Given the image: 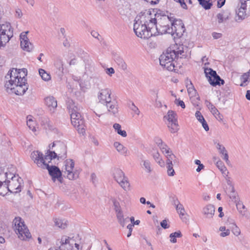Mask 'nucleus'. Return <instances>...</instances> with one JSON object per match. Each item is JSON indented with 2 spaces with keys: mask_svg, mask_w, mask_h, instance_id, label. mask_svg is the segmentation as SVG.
<instances>
[{
  "mask_svg": "<svg viewBox=\"0 0 250 250\" xmlns=\"http://www.w3.org/2000/svg\"><path fill=\"white\" fill-rule=\"evenodd\" d=\"M232 232L236 236H238L240 234L241 231L239 228L236 225H234L232 229Z\"/></svg>",
  "mask_w": 250,
  "mask_h": 250,
  "instance_id": "8fccbe9b",
  "label": "nucleus"
},
{
  "mask_svg": "<svg viewBox=\"0 0 250 250\" xmlns=\"http://www.w3.org/2000/svg\"><path fill=\"white\" fill-rule=\"evenodd\" d=\"M65 171L67 173V178L71 180L76 179L79 177L80 172L78 170L73 171L74 167V162L72 159H67L65 162Z\"/></svg>",
  "mask_w": 250,
  "mask_h": 250,
  "instance_id": "ddd939ff",
  "label": "nucleus"
},
{
  "mask_svg": "<svg viewBox=\"0 0 250 250\" xmlns=\"http://www.w3.org/2000/svg\"><path fill=\"white\" fill-rule=\"evenodd\" d=\"M214 212L215 207L212 205L208 204L203 208L202 213L207 218H212Z\"/></svg>",
  "mask_w": 250,
  "mask_h": 250,
  "instance_id": "aec40b11",
  "label": "nucleus"
},
{
  "mask_svg": "<svg viewBox=\"0 0 250 250\" xmlns=\"http://www.w3.org/2000/svg\"><path fill=\"white\" fill-rule=\"evenodd\" d=\"M114 179L119 184L122 188L126 190L129 187L130 184L128 178L125 176L124 172L120 169H115L113 172Z\"/></svg>",
  "mask_w": 250,
  "mask_h": 250,
  "instance_id": "9b49d317",
  "label": "nucleus"
},
{
  "mask_svg": "<svg viewBox=\"0 0 250 250\" xmlns=\"http://www.w3.org/2000/svg\"><path fill=\"white\" fill-rule=\"evenodd\" d=\"M188 88V92L190 97H195L197 94V91L194 88L191 82L190 81L189 86L188 87V85H187Z\"/></svg>",
  "mask_w": 250,
  "mask_h": 250,
  "instance_id": "e433bc0d",
  "label": "nucleus"
},
{
  "mask_svg": "<svg viewBox=\"0 0 250 250\" xmlns=\"http://www.w3.org/2000/svg\"><path fill=\"white\" fill-rule=\"evenodd\" d=\"M241 9L247 10L248 14H250V0H240Z\"/></svg>",
  "mask_w": 250,
  "mask_h": 250,
  "instance_id": "c9c22d12",
  "label": "nucleus"
},
{
  "mask_svg": "<svg viewBox=\"0 0 250 250\" xmlns=\"http://www.w3.org/2000/svg\"><path fill=\"white\" fill-rule=\"evenodd\" d=\"M128 106L129 108L134 112L136 114L139 115L140 113V111L138 108L134 104V103L132 102H130L128 103Z\"/></svg>",
  "mask_w": 250,
  "mask_h": 250,
  "instance_id": "79ce46f5",
  "label": "nucleus"
},
{
  "mask_svg": "<svg viewBox=\"0 0 250 250\" xmlns=\"http://www.w3.org/2000/svg\"><path fill=\"white\" fill-rule=\"evenodd\" d=\"M205 104L210 111L211 110V109H212V108L215 107V106L208 100H206L205 102Z\"/></svg>",
  "mask_w": 250,
  "mask_h": 250,
  "instance_id": "6e6d98bb",
  "label": "nucleus"
},
{
  "mask_svg": "<svg viewBox=\"0 0 250 250\" xmlns=\"http://www.w3.org/2000/svg\"><path fill=\"white\" fill-rule=\"evenodd\" d=\"M205 73L206 77L208 78V81L210 84L213 86L216 85H221L225 83V81L221 79L220 77L217 74L215 70L210 68H206L205 69Z\"/></svg>",
  "mask_w": 250,
  "mask_h": 250,
  "instance_id": "1a4fd4ad",
  "label": "nucleus"
},
{
  "mask_svg": "<svg viewBox=\"0 0 250 250\" xmlns=\"http://www.w3.org/2000/svg\"><path fill=\"white\" fill-rule=\"evenodd\" d=\"M176 203L178 204L177 205H176V208L177 212L179 213L181 218L184 221L185 218H184L183 216L185 215V209L183 205L179 203L178 199H176L175 200H174L175 205H176Z\"/></svg>",
  "mask_w": 250,
  "mask_h": 250,
  "instance_id": "393cba45",
  "label": "nucleus"
},
{
  "mask_svg": "<svg viewBox=\"0 0 250 250\" xmlns=\"http://www.w3.org/2000/svg\"><path fill=\"white\" fill-rule=\"evenodd\" d=\"M22 16V13L21 9H17L16 11V16L19 18H21Z\"/></svg>",
  "mask_w": 250,
  "mask_h": 250,
  "instance_id": "0e129e2a",
  "label": "nucleus"
},
{
  "mask_svg": "<svg viewBox=\"0 0 250 250\" xmlns=\"http://www.w3.org/2000/svg\"><path fill=\"white\" fill-rule=\"evenodd\" d=\"M174 0L180 3L181 7L183 8H184L185 9H188V6H187L186 3H185L184 0Z\"/></svg>",
  "mask_w": 250,
  "mask_h": 250,
  "instance_id": "5fc2aeb1",
  "label": "nucleus"
},
{
  "mask_svg": "<svg viewBox=\"0 0 250 250\" xmlns=\"http://www.w3.org/2000/svg\"><path fill=\"white\" fill-rule=\"evenodd\" d=\"M226 2V0H219L217 2V7L218 8L222 7L224 5Z\"/></svg>",
  "mask_w": 250,
  "mask_h": 250,
  "instance_id": "69168bd1",
  "label": "nucleus"
},
{
  "mask_svg": "<svg viewBox=\"0 0 250 250\" xmlns=\"http://www.w3.org/2000/svg\"><path fill=\"white\" fill-rule=\"evenodd\" d=\"M169 237L170 238V241L171 243H175L177 242L176 237L173 233L170 234Z\"/></svg>",
  "mask_w": 250,
  "mask_h": 250,
  "instance_id": "e2e57ef3",
  "label": "nucleus"
},
{
  "mask_svg": "<svg viewBox=\"0 0 250 250\" xmlns=\"http://www.w3.org/2000/svg\"><path fill=\"white\" fill-rule=\"evenodd\" d=\"M105 105L108 111L112 112L113 114H115L118 112V104L117 102L115 100L112 101L110 99V100L108 101L105 103Z\"/></svg>",
  "mask_w": 250,
  "mask_h": 250,
  "instance_id": "4be33fe9",
  "label": "nucleus"
},
{
  "mask_svg": "<svg viewBox=\"0 0 250 250\" xmlns=\"http://www.w3.org/2000/svg\"><path fill=\"white\" fill-rule=\"evenodd\" d=\"M216 147L218 149L219 153L224 156L223 159L225 160L227 163L229 162V155L225 147L219 143L217 144Z\"/></svg>",
  "mask_w": 250,
  "mask_h": 250,
  "instance_id": "cd10ccee",
  "label": "nucleus"
},
{
  "mask_svg": "<svg viewBox=\"0 0 250 250\" xmlns=\"http://www.w3.org/2000/svg\"><path fill=\"white\" fill-rule=\"evenodd\" d=\"M116 217L118 221L121 220L122 218H124V215L123 213L122 210L116 212Z\"/></svg>",
  "mask_w": 250,
  "mask_h": 250,
  "instance_id": "052dcab7",
  "label": "nucleus"
},
{
  "mask_svg": "<svg viewBox=\"0 0 250 250\" xmlns=\"http://www.w3.org/2000/svg\"><path fill=\"white\" fill-rule=\"evenodd\" d=\"M22 181V179L19 177L18 175H14L11 178V180L6 179L4 182L5 183H8V186L9 187V189L10 192H14L17 193L21 191V182Z\"/></svg>",
  "mask_w": 250,
  "mask_h": 250,
  "instance_id": "f8f14e48",
  "label": "nucleus"
},
{
  "mask_svg": "<svg viewBox=\"0 0 250 250\" xmlns=\"http://www.w3.org/2000/svg\"><path fill=\"white\" fill-rule=\"evenodd\" d=\"M143 165L146 169V171L148 173H150L152 171L151 168L150 162L148 160L143 161Z\"/></svg>",
  "mask_w": 250,
  "mask_h": 250,
  "instance_id": "37998d69",
  "label": "nucleus"
},
{
  "mask_svg": "<svg viewBox=\"0 0 250 250\" xmlns=\"http://www.w3.org/2000/svg\"><path fill=\"white\" fill-rule=\"evenodd\" d=\"M155 142H156V143L157 144V145H158V146H159V147L161 146H163V142L161 139L159 138H156L155 140Z\"/></svg>",
  "mask_w": 250,
  "mask_h": 250,
  "instance_id": "774afa93",
  "label": "nucleus"
},
{
  "mask_svg": "<svg viewBox=\"0 0 250 250\" xmlns=\"http://www.w3.org/2000/svg\"><path fill=\"white\" fill-rule=\"evenodd\" d=\"M45 103L46 106L52 112H54L55 109L57 106V102L53 96H49L45 99Z\"/></svg>",
  "mask_w": 250,
  "mask_h": 250,
  "instance_id": "6ab92c4d",
  "label": "nucleus"
},
{
  "mask_svg": "<svg viewBox=\"0 0 250 250\" xmlns=\"http://www.w3.org/2000/svg\"><path fill=\"white\" fill-rule=\"evenodd\" d=\"M39 72L42 79L45 81H48L51 79V76L47 73L44 69L40 68L39 70Z\"/></svg>",
  "mask_w": 250,
  "mask_h": 250,
  "instance_id": "473e14b6",
  "label": "nucleus"
},
{
  "mask_svg": "<svg viewBox=\"0 0 250 250\" xmlns=\"http://www.w3.org/2000/svg\"><path fill=\"white\" fill-rule=\"evenodd\" d=\"M160 148H161L163 153L165 152L166 154H169V153H171V151H170V148L166 144H163V146H160Z\"/></svg>",
  "mask_w": 250,
  "mask_h": 250,
  "instance_id": "49530a36",
  "label": "nucleus"
},
{
  "mask_svg": "<svg viewBox=\"0 0 250 250\" xmlns=\"http://www.w3.org/2000/svg\"><path fill=\"white\" fill-rule=\"evenodd\" d=\"M44 127L46 129H48L51 131H57V129L54 127V126L52 125V123L48 119H46L45 123L44 124Z\"/></svg>",
  "mask_w": 250,
  "mask_h": 250,
  "instance_id": "a19ab883",
  "label": "nucleus"
},
{
  "mask_svg": "<svg viewBox=\"0 0 250 250\" xmlns=\"http://www.w3.org/2000/svg\"><path fill=\"white\" fill-rule=\"evenodd\" d=\"M54 222L56 226L61 229H65L67 226L66 221L65 220L56 218L54 220Z\"/></svg>",
  "mask_w": 250,
  "mask_h": 250,
  "instance_id": "2f4dec72",
  "label": "nucleus"
},
{
  "mask_svg": "<svg viewBox=\"0 0 250 250\" xmlns=\"http://www.w3.org/2000/svg\"><path fill=\"white\" fill-rule=\"evenodd\" d=\"M114 129L117 131V133H119V132L122 130L121 129V125L117 123H115L113 125V126Z\"/></svg>",
  "mask_w": 250,
  "mask_h": 250,
  "instance_id": "13d9d810",
  "label": "nucleus"
},
{
  "mask_svg": "<svg viewBox=\"0 0 250 250\" xmlns=\"http://www.w3.org/2000/svg\"><path fill=\"white\" fill-rule=\"evenodd\" d=\"M167 127L169 128L171 133H174L177 132L179 130L178 121L177 122L168 123Z\"/></svg>",
  "mask_w": 250,
  "mask_h": 250,
  "instance_id": "7c9ffc66",
  "label": "nucleus"
},
{
  "mask_svg": "<svg viewBox=\"0 0 250 250\" xmlns=\"http://www.w3.org/2000/svg\"><path fill=\"white\" fill-rule=\"evenodd\" d=\"M113 57L115 62L121 69L124 71L127 70V65L121 56L115 54L113 55Z\"/></svg>",
  "mask_w": 250,
  "mask_h": 250,
  "instance_id": "412c9836",
  "label": "nucleus"
},
{
  "mask_svg": "<svg viewBox=\"0 0 250 250\" xmlns=\"http://www.w3.org/2000/svg\"><path fill=\"white\" fill-rule=\"evenodd\" d=\"M236 207L241 213H245L246 212V207L242 203H238L236 204Z\"/></svg>",
  "mask_w": 250,
  "mask_h": 250,
  "instance_id": "de8ad7c7",
  "label": "nucleus"
},
{
  "mask_svg": "<svg viewBox=\"0 0 250 250\" xmlns=\"http://www.w3.org/2000/svg\"><path fill=\"white\" fill-rule=\"evenodd\" d=\"M70 238L63 236L61 239V245L59 246L61 250H78V248H73V243H70Z\"/></svg>",
  "mask_w": 250,
  "mask_h": 250,
  "instance_id": "f3484780",
  "label": "nucleus"
},
{
  "mask_svg": "<svg viewBox=\"0 0 250 250\" xmlns=\"http://www.w3.org/2000/svg\"><path fill=\"white\" fill-rule=\"evenodd\" d=\"M28 33V31H27L21 34V46L24 50L30 52L33 48V45L29 42V40L27 37Z\"/></svg>",
  "mask_w": 250,
  "mask_h": 250,
  "instance_id": "2eb2a0df",
  "label": "nucleus"
},
{
  "mask_svg": "<svg viewBox=\"0 0 250 250\" xmlns=\"http://www.w3.org/2000/svg\"><path fill=\"white\" fill-rule=\"evenodd\" d=\"M195 116L197 119L202 124L204 129L206 131H208L209 129V126L201 113L199 111H197L195 113Z\"/></svg>",
  "mask_w": 250,
  "mask_h": 250,
  "instance_id": "b1692460",
  "label": "nucleus"
},
{
  "mask_svg": "<svg viewBox=\"0 0 250 250\" xmlns=\"http://www.w3.org/2000/svg\"><path fill=\"white\" fill-rule=\"evenodd\" d=\"M9 188L7 183H4V184L3 183L0 187V195L2 196L6 195L8 191L10 192Z\"/></svg>",
  "mask_w": 250,
  "mask_h": 250,
  "instance_id": "f704fd0d",
  "label": "nucleus"
},
{
  "mask_svg": "<svg viewBox=\"0 0 250 250\" xmlns=\"http://www.w3.org/2000/svg\"><path fill=\"white\" fill-rule=\"evenodd\" d=\"M190 100H191V102L194 106H198L199 104L200 101V97L198 95L195 97H190Z\"/></svg>",
  "mask_w": 250,
  "mask_h": 250,
  "instance_id": "a18cd8bd",
  "label": "nucleus"
},
{
  "mask_svg": "<svg viewBox=\"0 0 250 250\" xmlns=\"http://www.w3.org/2000/svg\"><path fill=\"white\" fill-rule=\"evenodd\" d=\"M161 226L164 229H167L169 228V225L167 224V220L165 219L160 223Z\"/></svg>",
  "mask_w": 250,
  "mask_h": 250,
  "instance_id": "864d4df0",
  "label": "nucleus"
},
{
  "mask_svg": "<svg viewBox=\"0 0 250 250\" xmlns=\"http://www.w3.org/2000/svg\"><path fill=\"white\" fill-rule=\"evenodd\" d=\"M212 114L215 117V118L217 119H218V118H217V115H219V111H218V110L215 107V106L214 107H213L212 108V109H211V110L210 111Z\"/></svg>",
  "mask_w": 250,
  "mask_h": 250,
  "instance_id": "4d7b16f0",
  "label": "nucleus"
},
{
  "mask_svg": "<svg viewBox=\"0 0 250 250\" xmlns=\"http://www.w3.org/2000/svg\"><path fill=\"white\" fill-rule=\"evenodd\" d=\"M216 166L222 171V173L225 174L226 172H227V173H229L227 168L224 165L223 162L221 160L218 161L216 162Z\"/></svg>",
  "mask_w": 250,
  "mask_h": 250,
  "instance_id": "ea45409f",
  "label": "nucleus"
},
{
  "mask_svg": "<svg viewBox=\"0 0 250 250\" xmlns=\"http://www.w3.org/2000/svg\"><path fill=\"white\" fill-rule=\"evenodd\" d=\"M114 146L116 148L117 150L125 155H127L129 151L127 148L125 147L123 145L119 142H116L114 143Z\"/></svg>",
  "mask_w": 250,
  "mask_h": 250,
  "instance_id": "a878e982",
  "label": "nucleus"
},
{
  "mask_svg": "<svg viewBox=\"0 0 250 250\" xmlns=\"http://www.w3.org/2000/svg\"><path fill=\"white\" fill-rule=\"evenodd\" d=\"M199 4L206 10L210 9L212 5V2H210L209 0H203L202 1H199Z\"/></svg>",
  "mask_w": 250,
  "mask_h": 250,
  "instance_id": "58836bf2",
  "label": "nucleus"
},
{
  "mask_svg": "<svg viewBox=\"0 0 250 250\" xmlns=\"http://www.w3.org/2000/svg\"><path fill=\"white\" fill-rule=\"evenodd\" d=\"M27 70L25 68L18 69L13 68L10 70L5 76L6 79H10L5 83L7 92L10 89L12 92L17 95H23L28 89V85L25 76L27 75Z\"/></svg>",
  "mask_w": 250,
  "mask_h": 250,
  "instance_id": "f257e3e1",
  "label": "nucleus"
},
{
  "mask_svg": "<svg viewBox=\"0 0 250 250\" xmlns=\"http://www.w3.org/2000/svg\"><path fill=\"white\" fill-rule=\"evenodd\" d=\"M152 11L154 13V9L146 10L144 12H142V16H147L150 23L153 26H155V29L157 30L155 32L156 35L172 33L173 29L171 27L173 25L175 20L173 14H170L169 16L163 15L157 20V18L152 17Z\"/></svg>",
  "mask_w": 250,
  "mask_h": 250,
  "instance_id": "f03ea898",
  "label": "nucleus"
},
{
  "mask_svg": "<svg viewBox=\"0 0 250 250\" xmlns=\"http://www.w3.org/2000/svg\"><path fill=\"white\" fill-rule=\"evenodd\" d=\"M236 16L235 18V21L240 22L244 20L247 16L248 14L247 10H243L241 9V5L238 9V11H236Z\"/></svg>",
  "mask_w": 250,
  "mask_h": 250,
  "instance_id": "5701e85b",
  "label": "nucleus"
},
{
  "mask_svg": "<svg viewBox=\"0 0 250 250\" xmlns=\"http://www.w3.org/2000/svg\"><path fill=\"white\" fill-rule=\"evenodd\" d=\"M113 202V206L114 207V210L116 212L122 210L121 208V206H120V203L119 202H118L116 200H114Z\"/></svg>",
  "mask_w": 250,
  "mask_h": 250,
  "instance_id": "09e8293b",
  "label": "nucleus"
},
{
  "mask_svg": "<svg viewBox=\"0 0 250 250\" xmlns=\"http://www.w3.org/2000/svg\"><path fill=\"white\" fill-rule=\"evenodd\" d=\"M118 221L119 223L120 224V225L121 226H122L123 227H124L125 226V223L127 222H128L129 218L126 217L125 218H124H124H122L121 220H118Z\"/></svg>",
  "mask_w": 250,
  "mask_h": 250,
  "instance_id": "603ef678",
  "label": "nucleus"
},
{
  "mask_svg": "<svg viewBox=\"0 0 250 250\" xmlns=\"http://www.w3.org/2000/svg\"><path fill=\"white\" fill-rule=\"evenodd\" d=\"M30 157L39 167L47 169L49 174L52 177V180L53 182H55L57 175L59 176L62 173L60 168L56 166H50L46 163L43 158V154L39 150L33 151Z\"/></svg>",
  "mask_w": 250,
  "mask_h": 250,
  "instance_id": "20e7f679",
  "label": "nucleus"
},
{
  "mask_svg": "<svg viewBox=\"0 0 250 250\" xmlns=\"http://www.w3.org/2000/svg\"><path fill=\"white\" fill-rule=\"evenodd\" d=\"M230 233V231L229 229H227V230H226L225 231V232H222L220 233V236L221 237H225V236H228Z\"/></svg>",
  "mask_w": 250,
  "mask_h": 250,
  "instance_id": "338daca9",
  "label": "nucleus"
},
{
  "mask_svg": "<svg viewBox=\"0 0 250 250\" xmlns=\"http://www.w3.org/2000/svg\"><path fill=\"white\" fill-rule=\"evenodd\" d=\"M176 117L177 114L174 111L172 110H169L167 112V114L164 116V118L165 120H167L169 123H170L177 122V118Z\"/></svg>",
  "mask_w": 250,
  "mask_h": 250,
  "instance_id": "bb28decb",
  "label": "nucleus"
},
{
  "mask_svg": "<svg viewBox=\"0 0 250 250\" xmlns=\"http://www.w3.org/2000/svg\"><path fill=\"white\" fill-rule=\"evenodd\" d=\"M13 36V29L10 23L0 24V47L4 46Z\"/></svg>",
  "mask_w": 250,
  "mask_h": 250,
  "instance_id": "6e6552de",
  "label": "nucleus"
},
{
  "mask_svg": "<svg viewBox=\"0 0 250 250\" xmlns=\"http://www.w3.org/2000/svg\"><path fill=\"white\" fill-rule=\"evenodd\" d=\"M114 129L117 131V133H119V132L122 130L121 129V125L117 123H115L113 125V126Z\"/></svg>",
  "mask_w": 250,
  "mask_h": 250,
  "instance_id": "bf43d9fd",
  "label": "nucleus"
},
{
  "mask_svg": "<svg viewBox=\"0 0 250 250\" xmlns=\"http://www.w3.org/2000/svg\"><path fill=\"white\" fill-rule=\"evenodd\" d=\"M67 107L70 114L72 125L77 129L79 133L83 135L85 132V124L84 119L82 117L80 108L78 107L72 100L67 102Z\"/></svg>",
  "mask_w": 250,
  "mask_h": 250,
  "instance_id": "7ed1b4c3",
  "label": "nucleus"
},
{
  "mask_svg": "<svg viewBox=\"0 0 250 250\" xmlns=\"http://www.w3.org/2000/svg\"><path fill=\"white\" fill-rule=\"evenodd\" d=\"M228 185H229V188L230 190V193L229 194V197L232 200H234L235 201H236L237 198V193L235 192V189L234 187L231 185L230 182L229 180L228 182Z\"/></svg>",
  "mask_w": 250,
  "mask_h": 250,
  "instance_id": "72a5a7b5",
  "label": "nucleus"
},
{
  "mask_svg": "<svg viewBox=\"0 0 250 250\" xmlns=\"http://www.w3.org/2000/svg\"><path fill=\"white\" fill-rule=\"evenodd\" d=\"M34 122L32 119H28L27 121V125L29 127V129L33 131H36L35 126L34 125Z\"/></svg>",
  "mask_w": 250,
  "mask_h": 250,
  "instance_id": "c03bdc74",
  "label": "nucleus"
},
{
  "mask_svg": "<svg viewBox=\"0 0 250 250\" xmlns=\"http://www.w3.org/2000/svg\"><path fill=\"white\" fill-rule=\"evenodd\" d=\"M231 13L229 10H223L221 12L217 14L216 18L219 24L226 22L230 19Z\"/></svg>",
  "mask_w": 250,
  "mask_h": 250,
  "instance_id": "a211bd4d",
  "label": "nucleus"
},
{
  "mask_svg": "<svg viewBox=\"0 0 250 250\" xmlns=\"http://www.w3.org/2000/svg\"><path fill=\"white\" fill-rule=\"evenodd\" d=\"M184 53L183 50H180L176 51L171 48H168L166 53H163L160 55L159 57L160 64L168 71H175L176 67L174 62L175 59H178L179 55H181L180 57V59L183 58L185 56L183 54Z\"/></svg>",
  "mask_w": 250,
  "mask_h": 250,
  "instance_id": "39448f33",
  "label": "nucleus"
},
{
  "mask_svg": "<svg viewBox=\"0 0 250 250\" xmlns=\"http://www.w3.org/2000/svg\"><path fill=\"white\" fill-rule=\"evenodd\" d=\"M106 73L109 75L111 76L113 74L115 73V71L113 68L110 67L106 69Z\"/></svg>",
  "mask_w": 250,
  "mask_h": 250,
  "instance_id": "680f3d73",
  "label": "nucleus"
},
{
  "mask_svg": "<svg viewBox=\"0 0 250 250\" xmlns=\"http://www.w3.org/2000/svg\"><path fill=\"white\" fill-rule=\"evenodd\" d=\"M175 104H176L177 106H180L182 108H185L186 105L184 102L180 100L176 99L174 101Z\"/></svg>",
  "mask_w": 250,
  "mask_h": 250,
  "instance_id": "3c124183",
  "label": "nucleus"
},
{
  "mask_svg": "<svg viewBox=\"0 0 250 250\" xmlns=\"http://www.w3.org/2000/svg\"><path fill=\"white\" fill-rule=\"evenodd\" d=\"M54 65L58 70L59 75H62L64 69L62 61L60 59H57L54 62Z\"/></svg>",
  "mask_w": 250,
  "mask_h": 250,
  "instance_id": "c85d7f7f",
  "label": "nucleus"
},
{
  "mask_svg": "<svg viewBox=\"0 0 250 250\" xmlns=\"http://www.w3.org/2000/svg\"><path fill=\"white\" fill-rule=\"evenodd\" d=\"M111 92L108 88L101 89L98 95V98L100 102L102 104H105L108 101L111 99L110 95Z\"/></svg>",
  "mask_w": 250,
  "mask_h": 250,
  "instance_id": "dca6fc26",
  "label": "nucleus"
},
{
  "mask_svg": "<svg viewBox=\"0 0 250 250\" xmlns=\"http://www.w3.org/2000/svg\"><path fill=\"white\" fill-rule=\"evenodd\" d=\"M250 78V70L247 73H244L241 77V81L242 83L240 84V86H244L245 85L244 83L248 81V80Z\"/></svg>",
  "mask_w": 250,
  "mask_h": 250,
  "instance_id": "4c0bfd02",
  "label": "nucleus"
},
{
  "mask_svg": "<svg viewBox=\"0 0 250 250\" xmlns=\"http://www.w3.org/2000/svg\"><path fill=\"white\" fill-rule=\"evenodd\" d=\"M173 29L172 33L170 34L174 37V38H180L185 31L186 28L184 24L181 20L176 19L174 21L173 25L171 27Z\"/></svg>",
  "mask_w": 250,
  "mask_h": 250,
  "instance_id": "4468645a",
  "label": "nucleus"
},
{
  "mask_svg": "<svg viewBox=\"0 0 250 250\" xmlns=\"http://www.w3.org/2000/svg\"><path fill=\"white\" fill-rule=\"evenodd\" d=\"M152 156L156 163H157L161 167L165 166V162L160 157V154L158 151L152 153Z\"/></svg>",
  "mask_w": 250,
  "mask_h": 250,
  "instance_id": "c756f323",
  "label": "nucleus"
},
{
  "mask_svg": "<svg viewBox=\"0 0 250 250\" xmlns=\"http://www.w3.org/2000/svg\"><path fill=\"white\" fill-rule=\"evenodd\" d=\"M135 34L139 38L148 39L153 35L156 36V33H153V27H150L146 19H141L140 23H134L133 27Z\"/></svg>",
  "mask_w": 250,
  "mask_h": 250,
  "instance_id": "423d86ee",
  "label": "nucleus"
},
{
  "mask_svg": "<svg viewBox=\"0 0 250 250\" xmlns=\"http://www.w3.org/2000/svg\"><path fill=\"white\" fill-rule=\"evenodd\" d=\"M59 147L62 151L61 152H58V154L54 151H51L50 149H48L45 153V155L43 156L44 160L49 159L50 160L49 163H50L51 160L57 158L58 159L60 158L62 160L65 159L66 158L67 152L66 146L62 144L59 145Z\"/></svg>",
  "mask_w": 250,
  "mask_h": 250,
  "instance_id": "9d476101",
  "label": "nucleus"
},
{
  "mask_svg": "<svg viewBox=\"0 0 250 250\" xmlns=\"http://www.w3.org/2000/svg\"><path fill=\"white\" fill-rule=\"evenodd\" d=\"M13 223L15 228V231L20 239L26 240L31 237V235L21 218L20 217H15Z\"/></svg>",
  "mask_w": 250,
  "mask_h": 250,
  "instance_id": "0eeeda50",
  "label": "nucleus"
}]
</instances>
